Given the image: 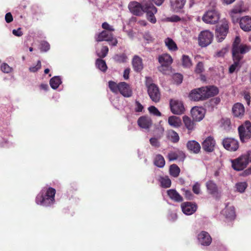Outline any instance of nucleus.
<instances>
[{"mask_svg":"<svg viewBox=\"0 0 251 251\" xmlns=\"http://www.w3.org/2000/svg\"><path fill=\"white\" fill-rule=\"evenodd\" d=\"M56 190L52 187H44L37 195L35 199L37 204L48 207L55 202Z\"/></svg>","mask_w":251,"mask_h":251,"instance_id":"nucleus-1","label":"nucleus"},{"mask_svg":"<svg viewBox=\"0 0 251 251\" xmlns=\"http://www.w3.org/2000/svg\"><path fill=\"white\" fill-rule=\"evenodd\" d=\"M241 39L236 36L232 45V55H243L251 50V46L246 44H241Z\"/></svg>","mask_w":251,"mask_h":251,"instance_id":"nucleus-2","label":"nucleus"},{"mask_svg":"<svg viewBox=\"0 0 251 251\" xmlns=\"http://www.w3.org/2000/svg\"><path fill=\"white\" fill-rule=\"evenodd\" d=\"M238 132L242 142H247L251 137V123L246 121L238 127Z\"/></svg>","mask_w":251,"mask_h":251,"instance_id":"nucleus-3","label":"nucleus"},{"mask_svg":"<svg viewBox=\"0 0 251 251\" xmlns=\"http://www.w3.org/2000/svg\"><path fill=\"white\" fill-rule=\"evenodd\" d=\"M229 26L227 21H222L221 25L216 26L215 30L216 38L219 42H222L228 32Z\"/></svg>","mask_w":251,"mask_h":251,"instance_id":"nucleus-4","label":"nucleus"},{"mask_svg":"<svg viewBox=\"0 0 251 251\" xmlns=\"http://www.w3.org/2000/svg\"><path fill=\"white\" fill-rule=\"evenodd\" d=\"M220 19V14L215 9L207 11L202 17V21L206 24H215Z\"/></svg>","mask_w":251,"mask_h":251,"instance_id":"nucleus-5","label":"nucleus"},{"mask_svg":"<svg viewBox=\"0 0 251 251\" xmlns=\"http://www.w3.org/2000/svg\"><path fill=\"white\" fill-rule=\"evenodd\" d=\"M213 38V34L211 32L207 30L202 31L199 35V44L201 47H205L211 43Z\"/></svg>","mask_w":251,"mask_h":251,"instance_id":"nucleus-6","label":"nucleus"},{"mask_svg":"<svg viewBox=\"0 0 251 251\" xmlns=\"http://www.w3.org/2000/svg\"><path fill=\"white\" fill-rule=\"evenodd\" d=\"M96 41L97 42H101L105 41L110 42V45L113 46H116L118 44L117 39L113 37V34L106 30H103L96 37Z\"/></svg>","mask_w":251,"mask_h":251,"instance_id":"nucleus-7","label":"nucleus"},{"mask_svg":"<svg viewBox=\"0 0 251 251\" xmlns=\"http://www.w3.org/2000/svg\"><path fill=\"white\" fill-rule=\"evenodd\" d=\"M232 167L236 171H240L247 167L249 164L248 157L245 154H242L238 158L231 161Z\"/></svg>","mask_w":251,"mask_h":251,"instance_id":"nucleus-8","label":"nucleus"},{"mask_svg":"<svg viewBox=\"0 0 251 251\" xmlns=\"http://www.w3.org/2000/svg\"><path fill=\"white\" fill-rule=\"evenodd\" d=\"M157 11V8L151 3H146L144 5L143 13H146L147 20L152 24L156 22L154 15Z\"/></svg>","mask_w":251,"mask_h":251,"instance_id":"nucleus-9","label":"nucleus"},{"mask_svg":"<svg viewBox=\"0 0 251 251\" xmlns=\"http://www.w3.org/2000/svg\"><path fill=\"white\" fill-rule=\"evenodd\" d=\"M158 60L159 63L161 64V66L158 67V70L163 73H165V70L169 68L173 62L171 56L168 53L163 54L158 56Z\"/></svg>","mask_w":251,"mask_h":251,"instance_id":"nucleus-10","label":"nucleus"},{"mask_svg":"<svg viewBox=\"0 0 251 251\" xmlns=\"http://www.w3.org/2000/svg\"><path fill=\"white\" fill-rule=\"evenodd\" d=\"M222 144L225 149L230 151H235L239 148V142L233 138L227 137L223 140Z\"/></svg>","mask_w":251,"mask_h":251,"instance_id":"nucleus-11","label":"nucleus"},{"mask_svg":"<svg viewBox=\"0 0 251 251\" xmlns=\"http://www.w3.org/2000/svg\"><path fill=\"white\" fill-rule=\"evenodd\" d=\"M148 93L151 99L154 102L159 101L161 94L158 87L154 83H151L148 86Z\"/></svg>","mask_w":251,"mask_h":251,"instance_id":"nucleus-12","label":"nucleus"},{"mask_svg":"<svg viewBox=\"0 0 251 251\" xmlns=\"http://www.w3.org/2000/svg\"><path fill=\"white\" fill-rule=\"evenodd\" d=\"M170 105L172 112L175 114H181L185 110L182 102L178 100L171 99Z\"/></svg>","mask_w":251,"mask_h":251,"instance_id":"nucleus-13","label":"nucleus"},{"mask_svg":"<svg viewBox=\"0 0 251 251\" xmlns=\"http://www.w3.org/2000/svg\"><path fill=\"white\" fill-rule=\"evenodd\" d=\"M128 8L130 12L134 15L140 16L143 14L144 5H142L141 4L137 1L130 2Z\"/></svg>","mask_w":251,"mask_h":251,"instance_id":"nucleus-14","label":"nucleus"},{"mask_svg":"<svg viewBox=\"0 0 251 251\" xmlns=\"http://www.w3.org/2000/svg\"><path fill=\"white\" fill-rule=\"evenodd\" d=\"M169 161L176 160L183 161L186 157L185 154L182 151L176 150L175 151H170L167 156Z\"/></svg>","mask_w":251,"mask_h":251,"instance_id":"nucleus-15","label":"nucleus"},{"mask_svg":"<svg viewBox=\"0 0 251 251\" xmlns=\"http://www.w3.org/2000/svg\"><path fill=\"white\" fill-rule=\"evenodd\" d=\"M215 145V141L212 136L207 137L202 143V149L207 152L214 151Z\"/></svg>","mask_w":251,"mask_h":251,"instance_id":"nucleus-16","label":"nucleus"},{"mask_svg":"<svg viewBox=\"0 0 251 251\" xmlns=\"http://www.w3.org/2000/svg\"><path fill=\"white\" fill-rule=\"evenodd\" d=\"M204 100L211 97H213L219 93L218 88L214 86H209L202 87Z\"/></svg>","mask_w":251,"mask_h":251,"instance_id":"nucleus-17","label":"nucleus"},{"mask_svg":"<svg viewBox=\"0 0 251 251\" xmlns=\"http://www.w3.org/2000/svg\"><path fill=\"white\" fill-rule=\"evenodd\" d=\"M199 242L203 246H208L212 242V238L209 234L205 231H202L198 235Z\"/></svg>","mask_w":251,"mask_h":251,"instance_id":"nucleus-18","label":"nucleus"},{"mask_svg":"<svg viewBox=\"0 0 251 251\" xmlns=\"http://www.w3.org/2000/svg\"><path fill=\"white\" fill-rule=\"evenodd\" d=\"M119 92L124 97L129 98L132 95V91L129 85L126 82H121L119 83Z\"/></svg>","mask_w":251,"mask_h":251,"instance_id":"nucleus-19","label":"nucleus"},{"mask_svg":"<svg viewBox=\"0 0 251 251\" xmlns=\"http://www.w3.org/2000/svg\"><path fill=\"white\" fill-rule=\"evenodd\" d=\"M181 208L183 212L188 215L194 213L197 210V206L191 202H185L181 204Z\"/></svg>","mask_w":251,"mask_h":251,"instance_id":"nucleus-20","label":"nucleus"},{"mask_svg":"<svg viewBox=\"0 0 251 251\" xmlns=\"http://www.w3.org/2000/svg\"><path fill=\"white\" fill-rule=\"evenodd\" d=\"M137 124L139 126L142 128L149 129L152 126V122L149 117L143 116L138 119Z\"/></svg>","mask_w":251,"mask_h":251,"instance_id":"nucleus-21","label":"nucleus"},{"mask_svg":"<svg viewBox=\"0 0 251 251\" xmlns=\"http://www.w3.org/2000/svg\"><path fill=\"white\" fill-rule=\"evenodd\" d=\"M233 60L234 61L232 64L229 68V73H233L236 69L239 70L241 67L240 61L243 59V55H232Z\"/></svg>","mask_w":251,"mask_h":251,"instance_id":"nucleus-22","label":"nucleus"},{"mask_svg":"<svg viewBox=\"0 0 251 251\" xmlns=\"http://www.w3.org/2000/svg\"><path fill=\"white\" fill-rule=\"evenodd\" d=\"M201 89L202 87L192 90L189 95V98L194 101L204 100Z\"/></svg>","mask_w":251,"mask_h":251,"instance_id":"nucleus-23","label":"nucleus"},{"mask_svg":"<svg viewBox=\"0 0 251 251\" xmlns=\"http://www.w3.org/2000/svg\"><path fill=\"white\" fill-rule=\"evenodd\" d=\"M233 115L236 117H242L245 113V107L241 103H235L232 108Z\"/></svg>","mask_w":251,"mask_h":251,"instance_id":"nucleus-24","label":"nucleus"},{"mask_svg":"<svg viewBox=\"0 0 251 251\" xmlns=\"http://www.w3.org/2000/svg\"><path fill=\"white\" fill-rule=\"evenodd\" d=\"M240 27L245 31L251 30V17L246 16L241 18L240 20Z\"/></svg>","mask_w":251,"mask_h":251,"instance_id":"nucleus-25","label":"nucleus"},{"mask_svg":"<svg viewBox=\"0 0 251 251\" xmlns=\"http://www.w3.org/2000/svg\"><path fill=\"white\" fill-rule=\"evenodd\" d=\"M186 147L188 151L195 154L199 153L201 149L200 144L195 140L189 141Z\"/></svg>","mask_w":251,"mask_h":251,"instance_id":"nucleus-26","label":"nucleus"},{"mask_svg":"<svg viewBox=\"0 0 251 251\" xmlns=\"http://www.w3.org/2000/svg\"><path fill=\"white\" fill-rule=\"evenodd\" d=\"M171 8L176 12L180 11L184 7L186 0H170Z\"/></svg>","mask_w":251,"mask_h":251,"instance_id":"nucleus-27","label":"nucleus"},{"mask_svg":"<svg viewBox=\"0 0 251 251\" xmlns=\"http://www.w3.org/2000/svg\"><path fill=\"white\" fill-rule=\"evenodd\" d=\"M191 114L193 119L197 121H200L204 117L203 109L198 107H193L191 111Z\"/></svg>","mask_w":251,"mask_h":251,"instance_id":"nucleus-28","label":"nucleus"},{"mask_svg":"<svg viewBox=\"0 0 251 251\" xmlns=\"http://www.w3.org/2000/svg\"><path fill=\"white\" fill-rule=\"evenodd\" d=\"M206 187L208 193L212 195L218 194V188L217 184L213 180H209L206 182Z\"/></svg>","mask_w":251,"mask_h":251,"instance_id":"nucleus-29","label":"nucleus"},{"mask_svg":"<svg viewBox=\"0 0 251 251\" xmlns=\"http://www.w3.org/2000/svg\"><path fill=\"white\" fill-rule=\"evenodd\" d=\"M132 65L135 71L140 72L143 68L142 58L138 55H135L132 59Z\"/></svg>","mask_w":251,"mask_h":251,"instance_id":"nucleus-30","label":"nucleus"},{"mask_svg":"<svg viewBox=\"0 0 251 251\" xmlns=\"http://www.w3.org/2000/svg\"><path fill=\"white\" fill-rule=\"evenodd\" d=\"M167 192L168 196L172 200L178 202L183 201L182 197L175 189H169Z\"/></svg>","mask_w":251,"mask_h":251,"instance_id":"nucleus-31","label":"nucleus"},{"mask_svg":"<svg viewBox=\"0 0 251 251\" xmlns=\"http://www.w3.org/2000/svg\"><path fill=\"white\" fill-rule=\"evenodd\" d=\"M168 123L172 126L178 127L181 125V120L178 117L172 116L168 118Z\"/></svg>","mask_w":251,"mask_h":251,"instance_id":"nucleus-32","label":"nucleus"},{"mask_svg":"<svg viewBox=\"0 0 251 251\" xmlns=\"http://www.w3.org/2000/svg\"><path fill=\"white\" fill-rule=\"evenodd\" d=\"M241 12V8H234L231 11L230 16L233 23L238 22Z\"/></svg>","mask_w":251,"mask_h":251,"instance_id":"nucleus-33","label":"nucleus"},{"mask_svg":"<svg viewBox=\"0 0 251 251\" xmlns=\"http://www.w3.org/2000/svg\"><path fill=\"white\" fill-rule=\"evenodd\" d=\"M61 83V79L59 76H53L50 80V87L53 89H57Z\"/></svg>","mask_w":251,"mask_h":251,"instance_id":"nucleus-34","label":"nucleus"},{"mask_svg":"<svg viewBox=\"0 0 251 251\" xmlns=\"http://www.w3.org/2000/svg\"><path fill=\"white\" fill-rule=\"evenodd\" d=\"M183 121L186 128L190 131H192L194 128V122L190 118L187 116L183 117Z\"/></svg>","mask_w":251,"mask_h":251,"instance_id":"nucleus-35","label":"nucleus"},{"mask_svg":"<svg viewBox=\"0 0 251 251\" xmlns=\"http://www.w3.org/2000/svg\"><path fill=\"white\" fill-rule=\"evenodd\" d=\"M165 44L168 49L171 51H176L178 49L176 43L170 38H167L165 40Z\"/></svg>","mask_w":251,"mask_h":251,"instance_id":"nucleus-36","label":"nucleus"},{"mask_svg":"<svg viewBox=\"0 0 251 251\" xmlns=\"http://www.w3.org/2000/svg\"><path fill=\"white\" fill-rule=\"evenodd\" d=\"M154 164L159 168H163L165 164L164 157L161 154H157L154 160Z\"/></svg>","mask_w":251,"mask_h":251,"instance_id":"nucleus-37","label":"nucleus"},{"mask_svg":"<svg viewBox=\"0 0 251 251\" xmlns=\"http://www.w3.org/2000/svg\"><path fill=\"white\" fill-rule=\"evenodd\" d=\"M96 67L103 72H105L107 69V66L106 62L104 60L101 58H98L96 60Z\"/></svg>","mask_w":251,"mask_h":251,"instance_id":"nucleus-38","label":"nucleus"},{"mask_svg":"<svg viewBox=\"0 0 251 251\" xmlns=\"http://www.w3.org/2000/svg\"><path fill=\"white\" fill-rule=\"evenodd\" d=\"M180 172L179 168L176 164H174L170 166L169 172L171 176L176 177L179 176Z\"/></svg>","mask_w":251,"mask_h":251,"instance_id":"nucleus-39","label":"nucleus"},{"mask_svg":"<svg viewBox=\"0 0 251 251\" xmlns=\"http://www.w3.org/2000/svg\"><path fill=\"white\" fill-rule=\"evenodd\" d=\"M168 135L169 139L174 143H177L179 140L178 134L174 130H171L168 131Z\"/></svg>","mask_w":251,"mask_h":251,"instance_id":"nucleus-40","label":"nucleus"},{"mask_svg":"<svg viewBox=\"0 0 251 251\" xmlns=\"http://www.w3.org/2000/svg\"><path fill=\"white\" fill-rule=\"evenodd\" d=\"M225 214L227 218L234 219L235 217V212L233 207H226Z\"/></svg>","mask_w":251,"mask_h":251,"instance_id":"nucleus-41","label":"nucleus"},{"mask_svg":"<svg viewBox=\"0 0 251 251\" xmlns=\"http://www.w3.org/2000/svg\"><path fill=\"white\" fill-rule=\"evenodd\" d=\"M181 61L182 66L185 68H190L192 66V60L187 55H182Z\"/></svg>","mask_w":251,"mask_h":251,"instance_id":"nucleus-42","label":"nucleus"},{"mask_svg":"<svg viewBox=\"0 0 251 251\" xmlns=\"http://www.w3.org/2000/svg\"><path fill=\"white\" fill-rule=\"evenodd\" d=\"M160 181L161 186L163 188H169L171 185V180L168 176L161 177Z\"/></svg>","mask_w":251,"mask_h":251,"instance_id":"nucleus-43","label":"nucleus"},{"mask_svg":"<svg viewBox=\"0 0 251 251\" xmlns=\"http://www.w3.org/2000/svg\"><path fill=\"white\" fill-rule=\"evenodd\" d=\"M113 59L117 63H125L126 61L127 56L125 53L116 54L114 55Z\"/></svg>","mask_w":251,"mask_h":251,"instance_id":"nucleus-44","label":"nucleus"},{"mask_svg":"<svg viewBox=\"0 0 251 251\" xmlns=\"http://www.w3.org/2000/svg\"><path fill=\"white\" fill-rule=\"evenodd\" d=\"M119 83H116L114 81H109L108 82V86L110 90L115 94H117L119 92Z\"/></svg>","mask_w":251,"mask_h":251,"instance_id":"nucleus-45","label":"nucleus"},{"mask_svg":"<svg viewBox=\"0 0 251 251\" xmlns=\"http://www.w3.org/2000/svg\"><path fill=\"white\" fill-rule=\"evenodd\" d=\"M109 49L107 46H102L100 51H97V55L100 58H103L108 54Z\"/></svg>","mask_w":251,"mask_h":251,"instance_id":"nucleus-46","label":"nucleus"},{"mask_svg":"<svg viewBox=\"0 0 251 251\" xmlns=\"http://www.w3.org/2000/svg\"><path fill=\"white\" fill-rule=\"evenodd\" d=\"M247 183L246 182H242L237 183L236 184V188L238 192L243 193L247 188Z\"/></svg>","mask_w":251,"mask_h":251,"instance_id":"nucleus-47","label":"nucleus"},{"mask_svg":"<svg viewBox=\"0 0 251 251\" xmlns=\"http://www.w3.org/2000/svg\"><path fill=\"white\" fill-rule=\"evenodd\" d=\"M50 49V45L49 43L46 41H42L40 44V49L41 51H47Z\"/></svg>","mask_w":251,"mask_h":251,"instance_id":"nucleus-48","label":"nucleus"},{"mask_svg":"<svg viewBox=\"0 0 251 251\" xmlns=\"http://www.w3.org/2000/svg\"><path fill=\"white\" fill-rule=\"evenodd\" d=\"M148 110L150 113L156 116H160L161 113L159 112L158 109L154 106H151L148 108Z\"/></svg>","mask_w":251,"mask_h":251,"instance_id":"nucleus-49","label":"nucleus"},{"mask_svg":"<svg viewBox=\"0 0 251 251\" xmlns=\"http://www.w3.org/2000/svg\"><path fill=\"white\" fill-rule=\"evenodd\" d=\"M204 71L203 64L202 62H199L197 64L195 72L197 74H201Z\"/></svg>","mask_w":251,"mask_h":251,"instance_id":"nucleus-50","label":"nucleus"},{"mask_svg":"<svg viewBox=\"0 0 251 251\" xmlns=\"http://www.w3.org/2000/svg\"><path fill=\"white\" fill-rule=\"evenodd\" d=\"M173 79L177 84H180L183 80V76L180 74H176L173 76Z\"/></svg>","mask_w":251,"mask_h":251,"instance_id":"nucleus-51","label":"nucleus"},{"mask_svg":"<svg viewBox=\"0 0 251 251\" xmlns=\"http://www.w3.org/2000/svg\"><path fill=\"white\" fill-rule=\"evenodd\" d=\"M1 71L5 73H9L11 72L12 68L6 63H3L1 65Z\"/></svg>","mask_w":251,"mask_h":251,"instance_id":"nucleus-52","label":"nucleus"},{"mask_svg":"<svg viewBox=\"0 0 251 251\" xmlns=\"http://www.w3.org/2000/svg\"><path fill=\"white\" fill-rule=\"evenodd\" d=\"M102 28L107 31H114L115 29L113 26L110 25L107 22H104L101 25Z\"/></svg>","mask_w":251,"mask_h":251,"instance_id":"nucleus-53","label":"nucleus"},{"mask_svg":"<svg viewBox=\"0 0 251 251\" xmlns=\"http://www.w3.org/2000/svg\"><path fill=\"white\" fill-rule=\"evenodd\" d=\"M192 190L195 194H200L201 192L200 184L198 182L195 183L193 186Z\"/></svg>","mask_w":251,"mask_h":251,"instance_id":"nucleus-54","label":"nucleus"},{"mask_svg":"<svg viewBox=\"0 0 251 251\" xmlns=\"http://www.w3.org/2000/svg\"><path fill=\"white\" fill-rule=\"evenodd\" d=\"M41 67V63L40 60H38L36 66L33 67H31L29 68V71L31 72H36L38 70H39Z\"/></svg>","mask_w":251,"mask_h":251,"instance_id":"nucleus-55","label":"nucleus"},{"mask_svg":"<svg viewBox=\"0 0 251 251\" xmlns=\"http://www.w3.org/2000/svg\"><path fill=\"white\" fill-rule=\"evenodd\" d=\"M151 144L154 147H159L160 146L158 140L155 138H151L150 140Z\"/></svg>","mask_w":251,"mask_h":251,"instance_id":"nucleus-56","label":"nucleus"},{"mask_svg":"<svg viewBox=\"0 0 251 251\" xmlns=\"http://www.w3.org/2000/svg\"><path fill=\"white\" fill-rule=\"evenodd\" d=\"M184 195L186 199L189 200H192L194 198V196L190 190H185Z\"/></svg>","mask_w":251,"mask_h":251,"instance_id":"nucleus-57","label":"nucleus"},{"mask_svg":"<svg viewBox=\"0 0 251 251\" xmlns=\"http://www.w3.org/2000/svg\"><path fill=\"white\" fill-rule=\"evenodd\" d=\"M5 20L6 23H10L13 20V16L10 12L6 14L5 16Z\"/></svg>","mask_w":251,"mask_h":251,"instance_id":"nucleus-58","label":"nucleus"},{"mask_svg":"<svg viewBox=\"0 0 251 251\" xmlns=\"http://www.w3.org/2000/svg\"><path fill=\"white\" fill-rule=\"evenodd\" d=\"M135 104V111L137 112H142L144 108L143 105L138 101H136Z\"/></svg>","mask_w":251,"mask_h":251,"instance_id":"nucleus-59","label":"nucleus"},{"mask_svg":"<svg viewBox=\"0 0 251 251\" xmlns=\"http://www.w3.org/2000/svg\"><path fill=\"white\" fill-rule=\"evenodd\" d=\"M12 33L16 36L20 37L23 35V33L22 31L21 28H19L18 29H13Z\"/></svg>","mask_w":251,"mask_h":251,"instance_id":"nucleus-60","label":"nucleus"},{"mask_svg":"<svg viewBox=\"0 0 251 251\" xmlns=\"http://www.w3.org/2000/svg\"><path fill=\"white\" fill-rule=\"evenodd\" d=\"M244 98L247 102V103L248 105L250 104L251 103V96L249 93L246 92L244 95Z\"/></svg>","mask_w":251,"mask_h":251,"instance_id":"nucleus-61","label":"nucleus"},{"mask_svg":"<svg viewBox=\"0 0 251 251\" xmlns=\"http://www.w3.org/2000/svg\"><path fill=\"white\" fill-rule=\"evenodd\" d=\"M130 69L128 68H126L124 72V78L125 79H128L129 78V75L130 73Z\"/></svg>","mask_w":251,"mask_h":251,"instance_id":"nucleus-62","label":"nucleus"},{"mask_svg":"<svg viewBox=\"0 0 251 251\" xmlns=\"http://www.w3.org/2000/svg\"><path fill=\"white\" fill-rule=\"evenodd\" d=\"M165 0H152V1L157 5L160 6L164 2Z\"/></svg>","mask_w":251,"mask_h":251,"instance_id":"nucleus-63","label":"nucleus"},{"mask_svg":"<svg viewBox=\"0 0 251 251\" xmlns=\"http://www.w3.org/2000/svg\"><path fill=\"white\" fill-rule=\"evenodd\" d=\"M246 157H248V160L251 162V150L248 151L246 154H245Z\"/></svg>","mask_w":251,"mask_h":251,"instance_id":"nucleus-64","label":"nucleus"}]
</instances>
